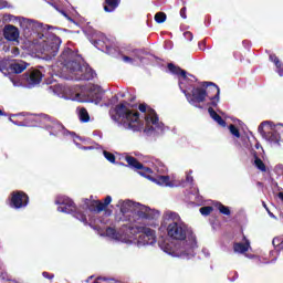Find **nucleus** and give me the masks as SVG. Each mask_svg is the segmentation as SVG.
<instances>
[{
  "mask_svg": "<svg viewBox=\"0 0 283 283\" xmlns=\"http://www.w3.org/2000/svg\"><path fill=\"white\" fill-rule=\"evenodd\" d=\"M10 120L19 127H42V129H46L50 133V136H59L62 132H65V126L61 122L43 113L39 115H23L19 113L12 115Z\"/></svg>",
  "mask_w": 283,
  "mask_h": 283,
  "instance_id": "obj_1",
  "label": "nucleus"
},
{
  "mask_svg": "<svg viewBox=\"0 0 283 283\" xmlns=\"http://www.w3.org/2000/svg\"><path fill=\"white\" fill-rule=\"evenodd\" d=\"M109 116L112 120L119 123L125 129L140 132V128L143 127V124L140 123V113L127 108V102H123L111 109Z\"/></svg>",
  "mask_w": 283,
  "mask_h": 283,
  "instance_id": "obj_2",
  "label": "nucleus"
},
{
  "mask_svg": "<svg viewBox=\"0 0 283 283\" xmlns=\"http://www.w3.org/2000/svg\"><path fill=\"white\" fill-rule=\"evenodd\" d=\"M81 59L78 53L72 51V49L66 48L60 55V63L66 67V70L71 71L72 74H78L80 70H82L83 65H81Z\"/></svg>",
  "mask_w": 283,
  "mask_h": 283,
  "instance_id": "obj_3",
  "label": "nucleus"
},
{
  "mask_svg": "<svg viewBox=\"0 0 283 283\" xmlns=\"http://www.w3.org/2000/svg\"><path fill=\"white\" fill-rule=\"evenodd\" d=\"M188 231L189 228L182 221L168 222L167 233L168 238H171V240H177L179 242L187 240Z\"/></svg>",
  "mask_w": 283,
  "mask_h": 283,
  "instance_id": "obj_4",
  "label": "nucleus"
},
{
  "mask_svg": "<svg viewBox=\"0 0 283 283\" xmlns=\"http://www.w3.org/2000/svg\"><path fill=\"white\" fill-rule=\"evenodd\" d=\"M138 109L142 112V114H146L145 132H154V129H156L155 127H160V118L154 108L147 106V104H139Z\"/></svg>",
  "mask_w": 283,
  "mask_h": 283,
  "instance_id": "obj_5",
  "label": "nucleus"
},
{
  "mask_svg": "<svg viewBox=\"0 0 283 283\" xmlns=\"http://www.w3.org/2000/svg\"><path fill=\"white\" fill-rule=\"evenodd\" d=\"M201 87H203L206 98L210 99L207 104L208 107H218V103H220V87L213 82H202Z\"/></svg>",
  "mask_w": 283,
  "mask_h": 283,
  "instance_id": "obj_6",
  "label": "nucleus"
},
{
  "mask_svg": "<svg viewBox=\"0 0 283 283\" xmlns=\"http://www.w3.org/2000/svg\"><path fill=\"white\" fill-rule=\"evenodd\" d=\"M136 205H138V202L132 200L119 201V211L122 216L118 217V222H136V219L133 216Z\"/></svg>",
  "mask_w": 283,
  "mask_h": 283,
  "instance_id": "obj_7",
  "label": "nucleus"
},
{
  "mask_svg": "<svg viewBox=\"0 0 283 283\" xmlns=\"http://www.w3.org/2000/svg\"><path fill=\"white\" fill-rule=\"evenodd\" d=\"M125 160L127 165L120 164L122 167H130V169H135L136 171H139V175L144 178L151 179V174H154V170L149 167H145L136 157L127 155L125 157Z\"/></svg>",
  "mask_w": 283,
  "mask_h": 283,
  "instance_id": "obj_8",
  "label": "nucleus"
},
{
  "mask_svg": "<svg viewBox=\"0 0 283 283\" xmlns=\"http://www.w3.org/2000/svg\"><path fill=\"white\" fill-rule=\"evenodd\" d=\"M134 216H136L138 220H157V218H160V212L138 203L133 210V218Z\"/></svg>",
  "mask_w": 283,
  "mask_h": 283,
  "instance_id": "obj_9",
  "label": "nucleus"
},
{
  "mask_svg": "<svg viewBox=\"0 0 283 283\" xmlns=\"http://www.w3.org/2000/svg\"><path fill=\"white\" fill-rule=\"evenodd\" d=\"M135 233H139L138 242L144 245L156 244V231L147 227H136Z\"/></svg>",
  "mask_w": 283,
  "mask_h": 283,
  "instance_id": "obj_10",
  "label": "nucleus"
},
{
  "mask_svg": "<svg viewBox=\"0 0 283 283\" xmlns=\"http://www.w3.org/2000/svg\"><path fill=\"white\" fill-rule=\"evenodd\" d=\"M188 103L190 105H195V107H200L198 104L205 103L207 101V96L205 93V87H192L191 93L187 92L186 90L182 91Z\"/></svg>",
  "mask_w": 283,
  "mask_h": 283,
  "instance_id": "obj_11",
  "label": "nucleus"
},
{
  "mask_svg": "<svg viewBox=\"0 0 283 283\" xmlns=\"http://www.w3.org/2000/svg\"><path fill=\"white\" fill-rule=\"evenodd\" d=\"M30 205V197L21 190L11 192L10 207L12 209H25Z\"/></svg>",
  "mask_w": 283,
  "mask_h": 283,
  "instance_id": "obj_12",
  "label": "nucleus"
},
{
  "mask_svg": "<svg viewBox=\"0 0 283 283\" xmlns=\"http://www.w3.org/2000/svg\"><path fill=\"white\" fill-rule=\"evenodd\" d=\"M61 43V38L56 35H51L46 39V41H44L43 52H45L48 56H56L59 54Z\"/></svg>",
  "mask_w": 283,
  "mask_h": 283,
  "instance_id": "obj_13",
  "label": "nucleus"
},
{
  "mask_svg": "<svg viewBox=\"0 0 283 283\" xmlns=\"http://www.w3.org/2000/svg\"><path fill=\"white\" fill-rule=\"evenodd\" d=\"M258 132L270 143H280V139L282 138L280 136V133L277 130L271 128V125H269V122H263L259 125Z\"/></svg>",
  "mask_w": 283,
  "mask_h": 283,
  "instance_id": "obj_14",
  "label": "nucleus"
},
{
  "mask_svg": "<svg viewBox=\"0 0 283 283\" xmlns=\"http://www.w3.org/2000/svg\"><path fill=\"white\" fill-rule=\"evenodd\" d=\"M22 81L30 87H34L43 81V73L36 69L29 70L22 75Z\"/></svg>",
  "mask_w": 283,
  "mask_h": 283,
  "instance_id": "obj_15",
  "label": "nucleus"
},
{
  "mask_svg": "<svg viewBox=\"0 0 283 283\" xmlns=\"http://www.w3.org/2000/svg\"><path fill=\"white\" fill-rule=\"evenodd\" d=\"M112 205V196H106L105 199L102 200H93L87 206L88 211L91 213H103V211H107V207Z\"/></svg>",
  "mask_w": 283,
  "mask_h": 283,
  "instance_id": "obj_16",
  "label": "nucleus"
},
{
  "mask_svg": "<svg viewBox=\"0 0 283 283\" xmlns=\"http://www.w3.org/2000/svg\"><path fill=\"white\" fill-rule=\"evenodd\" d=\"M15 21H20V27L23 30L30 29L34 25V22L31 19L15 17L10 13L2 14V23H15Z\"/></svg>",
  "mask_w": 283,
  "mask_h": 283,
  "instance_id": "obj_17",
  "label": "nucleus"
},
{
  "mask_svg": "<svg viewBox=\"0 0 283 283\" xmlns=\"http://www.w3.org/2000/svg\"><path fill=\"white\" fill-rule=\"evenodd\" d=\"M55 205H59L57 211L61 213H74L76 212V203L70 199H65L63 197H57L55 200Z\"/></svg>",
  "mask_w": 283,
  "mask_h": 283,
  "instance_id": "obj_18",
  "label": "nucleus"
},
{
  "mask_svg": "<svg viewBox=\"0 0 283 283\" xmlns=\"http://www.w3.org/2000/svg\"><path fill=\"white\" fill-rule=\"evenodd\" d=\"M91 43L102 52H109L112 50V46H109V39L105 36L104 34L99 33L95 38L91 40Z\"/></svg>",
  "mask_w": 283,
  "mask_h": 283,
  "instance_id": "obj_19",
  "label": "nucleus"
},
{
  "mask_svg": "<svg viewBox=\"0 0 283 283\" xmlns=\"http://www.w3.org/2000/svg\"><path fill=\"white\" fill-rule=\"evenodd\" d=\"M19 28L12 24H6L3 28V36L7 41H12L13 43H19L20 36Z\"/></svg>",
  "mask_w": 283,
  "mask_h": 283,
  "instance_id": "obj_20",
  "label": "nucleus"
},
{
  "mask_svg": "<svg viewBox=\"0 0 283 283\" xmlns=\"http://www.w3.org/2000/svg\"><path fill=\"white\" fill-rule=\"evenodd\" d=\"M76 81H92L96 76V72L90 66L83 65L80 72L75 73Z\"/></svg>",
  "mask_w": 283,
  "mask_h": 283,
  "instance_id": "obj_21",
  "label": "nucleus"
},
{
  "mask_svg": "<svg viewBox=\"0 0 283 283\" xmlns=\"http://www.w3.org/2000/svg\"><path fill=\"white\" fill-rule=\"evenodd\" d=\"M9 70L12 72V74H21L28 70V63L23 61L12 62L9 65Z\"/></svg>",
  "mask_w": 283,
  "mask_h": 283,
  "instance_id": "obj_22",
  "label": "nucleus"
},
{
  "mask_svg": "<svg viewBox=\"0 0 283 283\" xmlns=\"http://www.w3.org/2000/svg\"><path fill=\"white\" fill-rule=\"evenodd\" d=\"M167 67L171 74L180 76L184 81H187V71L182 70L180 66H176L174 63H168Z\"/></svg>",
  "mask_w": 283,
  "mask_h": 283,
  "instance_id": "obj_23",
  "label": "nucleus"
},
{
  "mask_svg": "<svg viewBox=\"0 0 283 283\" xmlns=\"http://www.w3.org/2000/svg\"><path fill=\"white\" fill-rule=\"evenodd\" d=\"M208 114H210V117L218 123L221 127H227V122L220 116L219 114L216 113V109H213V106H209L208 108Z\"/></svg>",
  "mask_w": 283,
  "mask_h": 283,
  "instance_id": "obj_24",
  "label": "nucleus"
},
{
  "mask_svg": "<svg viewBox=\"0 0 283 283\" xmlns=\"http://www.w3.org/2000/svg\"><path fill=\"white\" fill-rule=\"evenodd\" d=\"M150 180H153V182H156L157 185L174 187V184H171V178L169 176H158L157 178L150 177Z\"/></svg>",
  "mask_w": 283,
  "mask_h": 283,
  "instance_id": "obj_25",
  "label": "nucleus"
},
{
  "mask_svg": "<svg viewBox=\"0 0 283 283\" xmlns=\"http://www.w3.org/2000/svg\"><path fill=\"white\" fill-rule=\"evenodd\" d=\"M120 6V0H104V12H114Z\"/></svg>",
  "mask_w": 283,
  "mask_h": 283,
  "instance_id": "obj_26",
  "label": "nucleus"
},
{
  "mask_svg": "<svg viewBox=\"0 0 283 283\" xmlns=\"http://www.w3.org/2000/svg\"><path fill=\"white\" fill-rule=\"evenodd\" d=\"M249 247H251V243H249V241H247L245 243L235 242L233 243V251L234 253H247L249 251Z\"/></svg>",
  "mask_w": 283,
  "mask_h": 283,
  "instance_id": "obj_27",
  "label": "nucleus"
},
{
  "mask_svg": "<svg viewBox=\"0 0 283 283\" xmlns=\"http://www.w3.org/2000/svg\"><path fill=\"white\" fill-rule=\"evenodd\" d=\"M254 166L259 171H266V165L260 159V157H258V153H254Z\"/></svg>",
  "mask_w": 283,
  "mask_h": 283,
  "instance_id": "obj_28",
  "label": "nucleus"
},
{
  "mask_svg": "<svg viewBox=\"0 0 283 283\" xmlns=\"http://www.w3.org/2000/svg\"><path fill=\"white\" fill-rule=\"evenodd\" d=\"M78 117L81 123H90V113H87V108H81Z\"/></svg>",
  "mask_w": 283,
  "mask_h": 283,
  "instance_id": "obj_29",
  "label": "nucleus"
},
{
  "mask_svg": "<svg viewBox=\"0 0 283 283\" xmlns=\"http://www.w3.org/2000/svg\"><path fill=\"white\" fill-rule=\"evenodd\" d=\"M166 218L168 219V222H182V219H180V214L176 212H167Z\"/></svg>",
  "mask_w": 283,
  "mask_h": 283,
  "instance_id": "obj_30",
  "label": "nucleus"
},
{
  "mask_svg": "<svg viewBox=\"0 0 283 283\" xmlns=\"http://www.w3.org/2000/svg\"><path fill=\"white\" fill-rule=\"evenodd\" d=\"M106 235L108 238H112L113 240H118L119 238L118 231H116V229L112 227L106 228Z\"/></svg>",
  "mask_w": 283,
  "mask_h": 283,
  "instance_id": "obj_31",
  "label": "nucleus"
},
{
  "mask_svg": "<svg viewBox=\"0 0 283 283\" xmlns=\"http://www.w3.org/2000/svg\"><path fill=\"white\" fill-rule=\"evenodd\" d=\"M74 217L80 220V222H83V224L87 226L88 222H87V216H85V213L83 212H78L75 210L74 212Z\"/></svg>",
  "mask_w": 283,
  "mask_h": 283,
  "instance_id": "obj_32",
  "label": "nucleus"
},
{
  "mask_svg": "<svg viewBox=\"0 0 283 283\" xmlns=\"http://www.w3.org/2000/svg\"><path fill=\"white\" fill-rule=\"evenodd\" d=\"M155 21H156V23H165V21H167V13L157 12L155 14Z\"/></svg>",
  "mask_w": 283,
  "mask_h": 283,
  "instance_id": "obj_33",
  "label": "nucleus"
},
{
  "mask_svg": "<svg viewBox=\"0 0 283 283\" xmlns=\"http://www.w3.org/2000/svg\"><path fill=\"white\" fill-rule=\"evenodd\" d=\"M229 129H230V134H232V136H234V138H240V129L239 128H237V126L235 125H233V124H230L229 125Z\"/></svg>",
  "mask_w": 283,
  "mask_h": 283,
  "instance_id": "obj_34",
  "label": "nucleus"
},
{
  "mask_svg": "<svg viewBox=\"0 0 283 283\" xmlns=\"http://www.w3.org/2000/svg\"><path fill=\"white\" fill-rule=\"evenodd\" d=\"M218 210L220 211V213H222V216H231V210L229 209V207L219 203Z\"/></svg>",
  "mask_w": 283,
  "mask_h": 283,
  "instance_id": "obj_35",
  "label": "nucleus"
},
{
  "mask_svg": "<svg viewBox=\"0 0 283 283\" xmlns=\"http://www.w3.org/2000/svg\"><path fill=\"white\" fill-rule=\"evenodd\" d=\"M104 157L106 158V160H108V163H112L114 165V163H116V156L107 150L103 151Z\"/></svg>",
  "mask_w": 283,
  "mask_h": 283,
  "instance_id": "obj_36",
  "label": "nucleus"
},
{
  "mask_svg": "<svg viewBox=\"0 0 283 283\" xmlns=\"http://www.w3.org/2000/svg\"><path fill=\"white\" fill-rule=\"evenodd\" d=\"M201 216H210V213L213 211V207L211 206H205L200 208Z\"/></svg>",
  "mask_w": 283,
  "mask_h": 283,
  "instance_id": "obj_37",
  "label": "nucleus"
},
{
  "mask_svg": "<svg viewBox=\"0 0 283 283\" xmlns=\"http://www.w3.org/2000/svg\"><path fill=\"white\" fill-rule=\"evenodd\" d=\"M274 65H275V67H276V70H277V74L281 75V76H283V64H282V62L279 61V62H276Z\"/></svg>",
  "mask_w": 283,
  "mask_h": 283,
  "instance_id": "obj_38",
  "label": "nucleus"
},
{
  "mask_svg": "<svg viewBox=\"0 0 283 283\" xmlns=\"http://www.w3.org/2000/svg\"><path fill=\"white\" fill-rule=\"evenodd\" d=\"M102 101H103V93H101V90L98 88V92L95 94L94 102L96 103V105H98V103H101Z\"/></svg>",
  "mask_w": 283,
  "mask_h": 283,
  "instance_id": "obj_39",
  "label": "nucleus"
},
{
  "mask_svg": "<svg viewBox=\"0 0 283 283\" xmlns=\"http://www.w3.org/2000/svg\"><path fill=\"white\" fill-rule=\"evenodd\" d=\"M12 4H10L7 0H1V9L11 10Z\"/></svg>",
  "mask_w": 283,
  "mask_h": 283,
  "instance_id": "obj_40",
  "label": "nucleus"
},
{
  "mask_svg": "<svg viewBox=\"0 0 283 283\" xmlns=\"http://www.w3.org/2000/svg\"><path fill=\"white\" fill-rule=\"evenodd\" d=\"M269 59L274 64L280 62V57H277V55H275L274 53L270 54Z\"/></svg>",
  "mask_w": 283,
  "mask_h": 283,
  "instance_id": "obj_41",
  "label": "nucleus"
},
{
  "mask_svg": "<svg viewBox=\"0 0 283 283\" xmlns=\"http://www.w3.org/2000/svg\"><path fill=\"white\" fill-rule=\"evenodd\" d=\"M11 54L13 56H19L21 54V50H19V48H17V46H13L11 50Z\"/></svg>",
  "mask_w": 283,
  "mask_h": 283,
  "instance_id": "obj_42",
  "label": "nucleus"
},
{
  "mask_svg": "<svg viewBox=\"0 0 283 283\" xmlns=\"http://www.w3.org/2000/svg\"><path fill=\"white\" fill-rule=\"evenodd\" d=\"M181 19H187V7L180 9Z\"/></svg>",
  "mask_w": 283,
  "mask_h": 283,
  "instance_id": "obj_43",
  "label": "nucleus"
},
{
  "mask_svg": "<svg viewBox=\"0 0 283 283\" xmlns=\"http://www.w3.org/2000/svg\"><path fill=\"white\" fill-rule=\"evenodd\" d=\"M124 63H134V59L127 55L122 56Z\"/></svg>",
  "mask_w": 283,
  "mask_h": 283,
  "instance_id": "obj_44",
  "label": "nucleus"
},
{
  "mask_svg": "<svg viewBox=\"0 0 283 283\" xmlns=\"http://www.w3.org/2000/svg\"><path fill=\"white\" fill-rule=\"evenodd\" d=\"M42 275L46 280H54V274H50L49 272H43Z\"/></svg>",
  "mask_w": 283,
  "mask_h": 283,
  "instance_id": "obj_45",
  "label": "nucleus"
},
{
  "mask_svg": "<svg viewBox=\"0 0 283 283\" xmlns=\"http://www.w3.org/2000/svg\"><path fill=\"white\" fill-rule=\"evenodd\" d=\"M61 13H62L63 17H65V19H67L69 21H74L72 18H70V15H69L65 11H61Z\"/></svg>",
  "mask_w": 283,
  "mask_h": 283,
  "instance_id": "obj_46",
  "label": "nucleus"
},
{
  "mask_svg": "<svg viewBox=\"0 0 283 283\" xmlns=\"http://www.w3.org/2000/svg\"><path fill=\"white\" fill-rule=\"evenodd\" d=\"M186 180L187 182L193 184V177L191 175H187Z\"/></svg>",
  "mask_w": 283,
  "mask_h": 283,
  "instance_id": "obj_47",
  "label": "nucleus"
},
{
  "mask_svg": "<svg viewBox=\"0 0 283 283\" xmlns=\"http://www.w3.org/2000/svg\"><path fill=\"white\" fill-rule=\"evenodd\" d=\"M262 205H263L264 209L268 211L269 216L273 217L271 210H269V207H266V202L263 201Z\"/></svg>",
  "mask_w": 283,
  "mask_h": 283,
  "instance_id": "obj_48",
  "label": "nucleus"
},
{
  "mask_svg": "<svg viewBox=\"0 0 283 283\" xmlns=\"http://www.w3.org/2000/svg\"><path fill=\"white\" fill-rule=\"evenodd\" d=\"M1 72H2V74H3L4 76H8V69H3V67H2Z\"/></svg>",
  "mask_w": 283,
  "mask_h": 283,
  "instance_id": "obj_49",
  "label": "nucleus"
},
{
  "mask_svg": "<svg viewBox=\"0 0 283 283\" xmlns=\"http://www.w3.org/2000/svg\"><path fill=\"white\" fill-rule=\"evenodd\" d=\"M185 36H190V39H193V34H191V32H186Z\"/></svg>",
  "mask_w": 283,
  "mask_h": 283,
  "instance_id": "obj_50",
  "label": "nucleus"
},
{
  "mask_svg": "<svg viewBox=\"0 0 283 283\" xmlns=\"http://www.w3.org/2000/svg\"><path fill=\"white\" fill-rule=\"evenodd\" d=\"M9 78H11L12 83L17 85V82H14V78H12V74H9Z\"/></svg>",
  "mask_w": 283,
  "mask_h": 283,
  "instance_id": "obj_51",
  "label": "nucleus"
},
{
  "mask_svg": "<svg viewBox=\"0 0 283 283\" xmlns=\"http://www.w3.org/2000/svg\"><path fill=\"white\" fill-rule=\"evenodd\" d=\"M279 198H280V200H282V202H283V192H279Z\"/></svg>",
  "mask_w": 283,
  "mask_h": 283,
  "instance_id": "obj_52",
  "label": "nucleus"
},
{
  "mask_svg": "<svg viewBox=\"0 0 283 283\" xmlns=\"http://www.w3.org/2000/svg\"><path fill=\"white\" fill-rule=\"evenodd\" d=\"M93 279H94V276H88L86 282H90V280H93Z\"/></svg>",
  "mask_w": 283,
  "mask_h": 283,
  "instance_id": "obj_53",
  "label": "nucleus"
},
{
  "mask_svg": "<svg viewBox=\"0 0 283 283\" xmlns=\"http://www.w3.org/2000/svg\"><path fill=\"white\" fill-rule=\"evenodd\" d=\"M133 52H134V54H138L139 51H138V49H135Z\"/></svg>",
  "mask_w": 283,
  "mask_h": 283,
  "instance_id": "obj_54",
  "label": "nucleus"
},
{
  "mask_svg": "<svg viewBox=\"0 0 283 283\" xmlns=\"http://www.w3.org/2000/svg\"><path fill=\"white\" fill-rule=\"evenodd\" d=\"M128 229H129L130 231H133L134 227H128Z\"/></svg>",
  "mask_w": 283,
  "mask_h": 283,
  "instance_id": "obj_55",
  "label": "nucleus"
},
{
  "mask_svg": "<svg viewBox=\"0 0 283 283\" xmlns=\"http://www.w3.org/2000/svg\"><path fill=\"white\" fill-rule=\"evenodd\" d=\"M1 116H4V113H3V111H1Z\"/></svg>",
  "mask_w": 283,
  "mask_h": 283,
  "instance_id": "obj_56",
  "label": "nucleus"
},
{
  "mask_svg": "<svg viewBox=\"0 0 283 283\" xmlns=\"http://www.w3.org/2000/svg\"><path fill=\"white\" fill-rule=\"evenodd\" d=\"M0 115H1V111H0Z\"/></svg>",
  "mask_w": 283,
  "mask_h": 283,
  "instance_id": "obj_57",
  "label": "nucleus"
}]
</instances>
